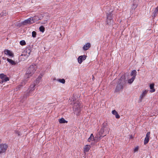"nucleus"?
<instances>
[{
    "mask_svg": "<svg viewBox=\"0 0 158 158\" xmlns=\"http://www.w3.org/2000/svg\"><path fill=\"white\" fill-rule=\"evenodd\" d=\"M6 11L3 10L0 14V16L1 17H3L4 16H6Z\"/></svg>",
    "mask_w": 158,
    "mask_h": 158,
    "instance_id": "28",
    "label": "nucleus"
},
{
    "mask_svg": "<svg viewBox=\"0 0 158 158\" xmlns=\"http://www.w3.org/2000/svg\"><path fill=\"white\" fill-rule=\"evenodd\" d=\"M148 90H145L140 95L139 98L140 102H142L143 98L144 97L146 96V94L148 93Z\"/></svg>",
    "mask_w": 158,
    "mask_h": 158,
    "instance_id": "12",
    "label": "nucleus"
},
{
    "mask_svg": "<svg viewBox=\"0 0 158 158\" xmlns=\"http://www.w3.org/2000/svg\"><path fill=\"white\" fill-rule=\"evenodd\" d=\"M7 60L9 62L10 64H11L12 65H15L16 64V63L14 61L12 60L11 59H9V58L7 59Z\"/></svg>",
    "mask_w": 158,
    "mask_h": 158,
    "instance_id": "21",
    "label": "nucleus"
},
{
    "mask_svg": "<svg viewBox=\"0 0 158 158\" xmlns=\"http://www.w3.org/2000/svg\"><path fill=\"white\" fill-rule=\"evenodd\" d=\"M2 140L1 139H0V143L1 142Z\"/></svg>",
    "mask_w": 158,
    "mask_h": 158,
    "instance_id": "40",
    "label": "nucleus"
},
{
    "mask_svg": "<svg viewBox=\"0 0 158 158\" xmlns=\"http://www.w3.org/2000/svg\"><path fill=\"white\" fill-rule=\"evenodd\" d=\"M86 56L85 55L83 56H79L77 59L78 62L79 64H81L83 60H85Z\"/></svg>",
    "mask_w": 158,
    "mask_h": 158,
    "instance_id": "9",
    "label": "nucleus"
},
{
    "mask_svg": "<svg viewBox=\"0 0 158 158\" xmlns=\"http://www.w3.org/2000/svg\"><path fill=\"white\" fill-rule=\"evenodd\" d=\"M26 82L27 81H25L21 82L20 85L17 86V87L15 89V90L17 91L19 90L23 86V85H24L25 84Z\"/></svg>",
    "mask_w": 158,
    "mask_h": 158,
    "instance_id": "14",
    "label": "nucleus"
},
{
    "mask_svg": "<svg viewBox=\"0 0 158 158\" xmlns=\"http://www.w3.org/2000/svg\"><path fill=\"white\" fill-rule=\"evenodd\" d=\"M138 147H136L134 149V151L135 152H136L138 151Z\"/></svg>",
    "mask_w": 158,
    "mask_h": 158,
    "instance_id": "38",
    "label": "nucleus"
},
{
    "mask_svg": "<svg viewBox=\"0 0 158 158\" xmlns=\"http://www.w3.org/2000/svg\"><path fill=\"white\" fill-rule=\"evenodd\" d=\"M154 84L153 83L151 84L150 85V89H151L150 90V92L151 93H153L155 91V89H154Z\"/></svg>",
    "mask_w": 158,
    "mask_h": 158,
    "instance_id": "19",
    "label": "nucleus"
},
{
    "mask_svg": "<svg viewBox=\"0 0 158 158\" xmlns=\"http://www.w3.org/2000/svg\"><path fill=\"white\" fill-rule=\"evenodd\" d=\"M39 30L41 32H44L45 30V28L43 26H41L40 27Z\"/></svg>",
    "mask_w": 158,
    "mask_h": 158,
    "instance_id": "30",
    "label": "nucleus"
},
{
    "mask_svg": "<svg viewBox=\"0 0 158 158\" xmlns=\"http://www.w3.org/2000/svg\"><path fill=\"white\" fill-rule=\"evenodd\" d=\"M123 86H124L118 83V84L115 89V92H118L121 90H122L123 89Z\"/></svg>",
    "mask_w": 158,
    "mask_h": 158,
    "instance_id": "11",
    "label": "nucleus"
},
{
    "mask_svg": "<svg viewBox=\"0 0 158 158\" xmlns=\"http://www.w3.org/2000/svg\"><path fill=\"white\" fill-rule=\"evenodd\" d=\"M158 10L156 8L155 9V10L153 12V13L154 14V16H155L156 15V13L158 12Z\"/></svg>",
    "mask_w": 158,
    "mask_h": 158,
    "instance_id": "36",
    "label": "nucleus"
},
{
    "mask_svg": "<svg viewBox=\"0 0 158 158\" xmlns=\"http://www.w3.org/2000/svg\"><path fill=\"white\" fill-rule=\"evenodd\" d=\"M105 131H104V135L105 136L106 135V134H108L109 133V129L107 127V129L106 130H104Z\"/></svg>",
    "mask_w": 158,
    "mask_h": 158,
    "instance_id": "32",
    "label": "nucleus"
},
{
    "mask_svg": "<svg viewBox=\"0 0 158 158\" xmlns=\"http://www.w3.org/2000/svg\"><path fill=\"white\" fill-rule=\"evenodd\" d=\"M94 77H93V78H92V79H94Z\"/></svg>",
    "mask_w": 158,
    "mask_h": 158,
    "instance_id": "45",
    "label": "nucleus"
},
{
    "mask_svg": "<svg viewBox=\"0 0 158 158\" xmlns=\"http://www.w3.org/2000/svg\"><path fill=\"white\" fill-rule=\"evenodd\" d=\"M36 35V33L35 31H33L32 32V36L33 37L35 38Z\"/></svg>",
    "mask_w": 158,
    "mask_h": 158,
    "instance_id": "34",
    "label": "nucleus"
},
{
    "mask_svg": "<svg viewBox=\"0 0 158 158\" xmlns=\"http://www.w3.org/2000/svg\"><path fill=\"white\" fill-rule=\"evenodd\" d=\"M57 81L62 84H64L65 82V80L64 79H60L57 80Z\"/></svg>",
    "mask_w": 158,
    "mask_h": 158,
    "instance_id": "29",
    "label": "nucleus"
},
{
    "mask_svg": "<svg viewBox=\"0 0 158 158\" xmlns=\"http://www.w3.org/2000/svg\"><path fill=\"white\" fill-rule=\"evenodd\" d=\"M135 79V77H132L131 78L128 80V83L130 84H131L133 82Z\"/></svg>",
    "mask_w": 158,
    "mask_h": 158,
    "instance_id": "25",
    "label": "nucleus"
},
{
    "mask_svg": "<svg viewBox=\"0 0 158 158\" xmlns=\"http://www.w3.org/2000/svg\"><path fill=\"white\" fill-rule=\"evenodd\" d=\"M4 59V58L3 57V59Z\"/></svg>",
    "mask_w": 158,
    "mask_h": 158,
    "instance_id": "44",
    "label": "nucleus"
},
{
    "mask_svg": "<svg viewBox=\"0 0 158 158\" xmlns=\"http://www.w3.org/2000/svg\"><path fill=\"white\" fill-rule=\"evenodd\" d=\"M9 78L8 77H5L2 79V81H4L5 82H6L7 81H9Z\"/></svg>",
    "mask_w": 158,
    "mask_h": 158,
    "instance_id": "33",
    "label": "nucleus"
},
{
    "mask_svg": "<svg viewBox=\"0 0 158 158\" xmlns=\"http://www.w3.org/2000/svg\"><path fill=\"white\" fill-rule=\"evenodd\" d=\"M112 10L110 11L108 13H107L106 18L107 21L106 23L107 24H109L111 23V20H112Z\"/></svg>",
    "mask_w": 158,
    "mask_h": 158,
    "instance_id": "5",
    "label": "nucleus"
},
{
    "mask_svg": "<svg viewBox=\"0 0 158 158\" xmlns=\"http://www.w3.org/2000/svg\"><path fill=\"white\" fill-rule=\"evenodd\" d=\"M118 83L125 86L126 83V79L125 76L122 75L118 80Z\"/></svg>",
    "mask_w": 158,
    "mask_h": 158,
    "instance_id": "6",
    "label": "nucleus"
},
{
    "mask_svg": "<svg viewBox=\"0 0 158 158\" xmlns=\"http://www.w3.org/2000/svg\"><path fill=\"white\" fill-rule=\"evenodd\" d=\"M41 77L40 76H39L38 78L36 80V81H39L38 82V83H39V81L41 80Z\"/></svg>",
    "mask_w": 158,
    "mask_h": 158,
    "instance_id": "37",
    "label": "nucleus"
},
{
    "mask_svg": "<svg viewBox=\"0 0 158 158\" xmlns=\"http://www.w3.org/2000/svg\"><path fill=\"white\" fill-rule=\"evenodd\" d=\"M94 77H93V78H92V79H94Z\"/></svg>",
    "mask_w": 158,
    "mask_h": 158,
    "instance_id": "46",
    "label": "nucleus"
},
{
    "mask_svg": "<svg viewBox=\"0 0 158 158\" xmlns=\"http://www.w3.org/2000/svg\"><path fill=\"white\" fill-rule=\"evenodd\" d=\"M4 52L5 54L8 55L10 56L13 57L14 56V54L10 51L7 49H5L4 51Z\"/></svg>",
    "mask_w": 158,
    "mask_h": 158,
    "instance_id": "13",
    "label": "nucleus"
},
{
    "mask_svg": "<svg viewBox=\"0 0 158 158\" xmlns=\"http://www.w3.org/2000/svg\"><path fill=\"white\" fill-rule=\"evenodd\" d=\"M8 147L7 145L5 143L0 145V154L4 153L6 152Z\"/></svg>",
    "mask_w": 158,
    "mask_h": 158,
    "instance_id": "7",
    "label": "nucleus"
},
{
    "mask_svg": "<svg viewBox=\"0 0 158 158\" xmlns=\"http://www.w3.org/2000/svg\"><path fill=\"white\" fill-rule=\"evenodd\" d=\"M81 106L80 103L79 102H77L74 103L73 110L75 114L78 115L81 110Z\"/></svg>",
    "mask_w": 158,
    "mask_h": 158,
    "instance_id": "3",
    "label": "nucleus"
},
{
    "mask_svg": "<svg viewBox=\"0 0 158 158\" xmlns=\"http://www.w3.org/2000/svg\"><path fill=\"white\" fill-rule=\"evenodd\" d=\"M31 52V50L29 49L26 50V51L24 52V55H26L27 56L30 55V53Z\"/></svg>",
    "mask_w": 158,
    "mask_h": 158,
    "instance_id": "27",
    "label": "nucleus"
},
{
    "mask_svg": "<svg viewBox=\"0 0 158 158\" xmlns=\"http://www.w3.org/2000/svg\"><path fill=\"white\" fill-rule=\"evenodd\" d=\"M91 148L90 146L89 145H86L84 147V153L89 152Z\"/></svg>",
    "mask_w": 158,
    "mask_h": 158,
    "instance_id": "15",
    "label": "nucleus"
},
{
    "mask_svg": "<svg viewBox=\"0 0 158 158\" xmlns=\"http://www.w3.org/2000/svg\"><path fill=\"white\" fill-rule=\"evenodd\" d=\"M90 44L89 43H87L83 47V49L84 50H88L90 47Z\"/></svg>",
    "mask_w": 158,
    "mask_h": 158,
    "instance_id": "16",
    "label": "nucleus"
},
{
    "mask_svg": "<svg viewBox=\"0 0 158 158\" xmlns=\"http://www.w3.org/2000/svg\"><path fill=\"white\" fill-rule=\"evenodd\" d=\"M4 59V58L3 57V59Z\"/></svg>",
    "mask_w": 158,
    "mask_h": 158,
    "instance_id": "43",
    "label": "nucleus"
},
{
    "mask_svg": "<svg viewBox=\"0 0 158 158\" xmlns=\"http://www.w3.org/2000/svg\"><path fill=\"white\" fill-rule=\"evenodd\" d=\"M137 72L135 70H133L131 72L130 75L132 76V77H135V78L136 76V75Z\"/></svg>",
    "mask_w": 158,
    "mask_h": 158,
    "instance_id": "20",
    "label": "nucleus"
},
{
    "mask_svg": "<svg viewBox=\"0 0 158 158\" xmlns=\"http://www.w3.org/2000/svg\"><path fill=\"white\" fill-rule=\"evenodd\" d=\"M35 85L34 82L31 84L25 93L23 95V98H26L27 97L30 96H32L33 94L35 89Z\"/></svg>",
    "mask_w": 158,
    "mask_h": 158,
    "instance_id": "1",
    "label": "nucleus"
},
{
    "mask_svg": "<svg viewBox=\"0 0 158 158\" xmlns=\"http://www.w3.org/2000/svg\"><path fill=\"white\" fill-rule=\"evenodd\" d=\"M44 21L43 22H42V24H45L47 23V21L49 19V17L47 15L45 17H44Z\"/></svg>",
    "mask_w": 158,
    "mask_h": 158,
    "instance_id": "22",
    "label": "nucleus"
},
{
    "mask_svg": "<svg viewBox=\"0 0 158 158\" xmlns=\"http://www.w3.org/2000/svg\"><path fill=\"white\" fill-rule=\"evenodd\" d=\"M20 44L21 45L24 46L26 45V43L24 40H22L20 42Z\"/></svg>",
    "mask_w": 158,
    "mask_h": 158,
    "instance_id": "31",
    "label": "nucleus"
},
{
    "mask_svg": "<svg viewBox=\"0 0 158 158\" xmlns=\"http://www.w3.org/2000/svg\"><path fill=\"white\" fill-rule=\"evenodd\" d=\"M1 0H0V3L1 2Z\"/></svg>",
    "mask_w": 158,
    "mask_h": 158,
    "instance_id": "42",
    "label": "nucleus"
},
{
    "mask_svg": "<svg viewBox=\"0 0 158 158\" xmlns=\"http://www.w3.org/2000/svg\"><path fill=\"white\" fill-rule=\"evenodd\" d=\"M94 140V138L93 134H91L90 137L88 139V142H90L91 140Z\"/></svg>",
    "mask_w": 158,
    "mask_h": 158,
    "instance_id": "24",
    "label": "nucleus"
},
{
    "mask_svg": "<svg viewBox=\"0 0 158 158\" xmlns=\"http://www.w3.org/2000/svg\"><path fill=\"white\" fill-rule=\"evenodd\" d=\"M32 20L34 21V23H35L36 21L40 19L39 17L38 16H35L33 17H31Z\"/></svg>",
    "mask_w": 158,
    "mask_h": 158,
    "instance_id": "23",
    "label": "nucleus"
},
{
    "mask_svg": "<svg viewBox=\"0 0 158 158\" xmlns=\"http://www.w3.org/2000/svg\"><path fill=\"white\" fill-rule=\"evenodd\" d=\"M59 122L60 123H67V121L65 120L64 118H62L59 119Z\"/></svg>",
    "mask_w": 158,
    "mask_h": 158,
    "instance_id": "26",
    "label": "nucleus"
},
{
    "mask_svg": "<svg viewBox=\"0 0 158 158\" xmlns=\"http://www.w3.org/2000/svg\"><path fill=\"white\" fill-rule=\"evenodd\" d=\"M31 17L21 22V24L24 25H26L27 24H31L34 23V21L32 20Z\"/></svg>",
    "mask_w": 158,
    "mask_h": 158,
    "instance_id": "8",
    "label": "nucleus"
},
{
    "mask_svg": "<svg viewBox=\"0 0 158 158\" xmlns=\"http://www.w3.org/2000/svg\"><path fill=\"white\" fill-rule=\"evenodd\" d=\"M135 0H133V4L132 7H131V10L134 11L135 8L137 7V4L135 3Z\"/></svg>",
    "mask_w": 158,
    "mask_h": 158,
    "instance_id": "17",
    "label": "nucleus"
},
{
    "mask_svg": "<svg viewBox=\"0 0 158 158\" xmlns=\"http://www.w3.org/2000/svg\"><path fill=\"white\" fill-rule=\"evenodd\" d=\"M130 138H133V137H132V135H131V136Z\"/></svg>",
    "mask_w": 158,
    "mask_h": 158,
    "instance_id": "39",
    "label": "nucleus"
},
{
    "mask_svg": "<svg viewBox=\"0 0 158 158\" xmlns=\"http://www.w3.org/2000/svg\"><path fill=\"white\" fill-rule=\"evenodd\" d=\"M156 8L158 10V6Z\"/></svg>",
    "mask_w": 158,
    "mask_h": 158,
    "instance_id": "41",
    "label": "nucleus"
},
{
    "mask_svg": "<svg viewBox=\"0 0 158 158\" xmlns=\"http://www.w3.org/2000/svg\"><path fill=\"white\" fill-rule=\"evenodd\" d=\"M150 132L149 131L147 133L146 136L144 139V145L148 143L150 137Z\"/></svg>",
    "mask_w": 158,
    "mask_h": 158,
    "instance_id": "10",
    "label": "nucleus"
},
{
    "mask_svg": "<svg viewBox=\"0 0 158 158\" xmlns=\"http://www.w3.org/2000/svg\"><path fill=\"white\" fill-rule=\"evenodd\" d=\"M6 76V75H5L3 73H1L0 74V78L1 79H3Z\"/></svg>",
    "mask_w": 158,
    "mask_h": 158,
    "instance_id": "35",
    "label": "nucleus"
},
{
    "mask_svg": "<svg viewBox=\"0 0 158 158\" xmlns=\"http://www.w3.org/2000/svg\"><path fill=\"white\" fill-rule=\"evenodd\" d=\"M112 114L115 115L116 118H120V116L115 110H112Z\"/></svg>",
    "mask_w": 158,
    "mask_h": 158,
    "instance_id": "18",
    "label": "nucleus"
},
{
    "mask_svg": "<svg viewBox=\"0 0 158 158\" xmlns=\"http://www.w3.org/2000/svg\"><path fill=\"white\" fill-rule=\"evenodd\" d=\"M106 125V123H103L102 124V127L101 129L100 130L99 132H98V137H99L100 139L102 138V137H103L105 136L104 135V130H106L107 129Z\"/></svg>",
    "mask_w": 158,
    "mask_h": 158,
    "instance_id": "4",
    "label": "nucleus"
},
{
    "mask_svg": "<svg viewBox=\"0 0 158 158\" xmlns=\"http://www.w3.org/2000/svg\"><path fill=\"white\" fill-rule=\"evenodd\" d=\"M36 66L35 65L32 64L31 65L26 72L25 74L26 77L28 78L31 76L36 70Z\"/></svg>",
    "mask_w": 158,
    "mask_h": 158,
    "instance_id": "2",
    "label": "nucleus"
}]
</instances>
